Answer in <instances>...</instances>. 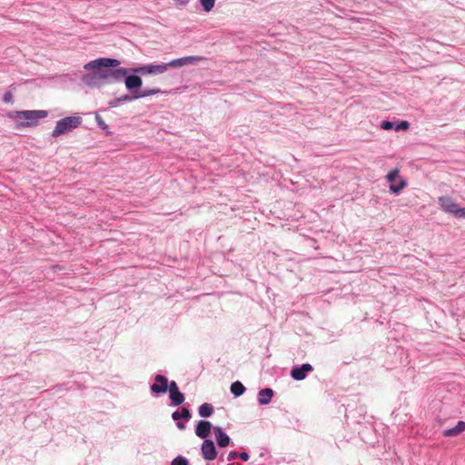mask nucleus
Returning <instances> with one entry per match:
<instances>
[{"label": "nucleus", "mask_w": 465, "mask_h": 465, "mask_svg": "<svg viewBox=\"0 0 465 465\" xmlns=\"http://www.w3.org/2000/svg\"><path fill=\"white\" fill-rule=\"evenodd\" d=\"M407 186V183L405 180H401L397 185L391 184L390 191L393 193H398L400 191H401L403 188Z\"/></svg>", "instance_id": "obj_20"}, {"label": "nucleus", "mask_w": 465, "mask_h": 465, "mask_svg": "<svg viewBox=\"0 0 465 465\" xmlns=\"http://www.w3.org/2000/svg\"><path fill=\"white\" fill-rule=\"evenodd\" d=\"M439 203L441 209L449 213L455 214L459 205L449 196H441L439 198Z\"/></svg>", "instance_id": "obj_6"}, {"label": "nucleus", "mask_w": 465, "mask_h": 465, "mask_svg": "<svg viewBox=\"0 0 465 465\" xmlns=\"http://www.w3.org/2000/svg\"><path fill=\"white\" fill-rule=\"evenodd\" d=\"M82 122V118L79 116L64 117L56 123V125L52 132V136L56 138L60 135L67 134L79 127Z\"/></svg>", "instance_id": "obj_3"}, {"label": "nucleus", "mask_w": 465, "mask_h": 465, "mask_svg": "<svg viewBox=\"0 0 465 465\" xmlns=\"http://www.w3.org/2000/svg\"><path fill=\"white\" fill-rule=\"evenodd\" d=\"M124 84L128 90H133L134 88H139L142 86L143 81L138 75H128L124 76Z\"/></svg>", "instance_id": "obj_12"}, {"label": "nucleus", "mask_w": 465, "mask_h": 465, "mask_svg": "<svg viewBox=\"0 0 465 465\" xmlns=\"http://www.w3.org/2000/svg\"><path fill=\"white\" fill-rule=\"evenodd\" d=\"M215 4V0H201V5L205 12H210Z\"/></svg>", "instance_id": "obj_22"}, {"label": "nucleus", "mask_w": 465, "mask_h": 465, "mask_svg": "<svg viewBox=\"0 0 465 465\" xmlns=\"http://www.w3.org/2000/svg\"><path fill=\"white\" fill-rule=\"evenodd\" d=\"M171 67L169 63L162 64H148L133 69V72L142 74H162Z\"/></svg>", "instance_id": "obj_4"}, {"label": "nucleus", "mask_w": 465, "mask_h": 465, "mask_svg": "<svg viewBox=\"0 0 465 465\" xmlns=\"http://www.w3.org/2000/svg\"><path fill=\"white\" fill-rule=\"evenodd\" d=\"M169 397L173 406H179L184 401V396L179 390L169 392Z\"/></svg>", "instance_id": "obj_17"}, {"label": "nucleus", "mask_w": 465, "mask_h": 465, "mask_svg": "<svg viewBox=\"0 0 465 465\" xmlns=\"http://www.w3.org/2000/svg\"><path fill=\"white\" fill-rule=\"evenodd\" d=\"M455 217L458 218H465V207H460L457 209L456 213L454 214Z\"/></svg>", "instance_id": "obj_26"}, {"label": "nucleus", "mask_w": 465, "mask_h": 465, "mask_svg": "<svg viewBox=\"0 0 465 465\" xmlns=\"http://www.w3.org/2000/svg\"><path fill=\"white\" fill-rule=\"evenodd\" d=\"M155 378H159V379H162V378H165L164 376H162V375H156Z\"/></svg>", "instance_id": "obj_34"}, {"label": "nucleus", "mask_w": 465, "mask_h": 465, "mask_svg": "<svg viewBox=\"0 0 465 465\" xmlns=\"http://www.w3.org/2000/svg\"><path fill=\"white\" fill-rule=\"evenodd\" d=\"M312 370V365L305 363L302 364V367H294L291 371V375L292 378H304L306 373Z\"/></svg>", "instance_id": "obj_13"}, {"label": "nucleus", "mask_w": 465, "mask_h": 465, "mask_svg": "<svg viewBox=\"0 0 465 465\" xmlns=\"http://www.w3.org/2000/svg\"><path fill=\"white\" fill-rule=\"evenodd\" d=\"M157 382L151 386V391L155 393H164L168 389V380H156Z\"/></svg>", "instance_id": "obj_14"}, {"label": "nucleus", "mask_w": 465, "mask_h": 465, "mask_svg": "<svg viewBox=\"0 0 465 465\" xmlns=\"http://www.w3.org/2000/svg\"><path fill=\"white\" fill-rule=\"evenodd\" d=\"M238 457H239L238 452H236V451H231V452H229V454L227 455V460H228V461H233V460H236Z\"/></svg>", "instance_id": "obj_28"}, {"label": "nucleus", "mask_w": 465, "mask_h": 465, "mask_svg": "<svg viewBox=\"0 0 465 465\" xmlns=\"http://www.w3.org/2000/svg\"><path fill=\"white\" fill-rule=\"evenodd\" d=\"M400 170L398 168L391 170L386 176V179L389 183H392L398 177Z\"/></svg>", "instance_id": "obj_23"}, {"label": "nucleus", "mask_w": 465, "mask_h": 465, "mask_svg": "<svg viewBox=\"0 0 465 465\" xmlns=\"http://www.w3.org/2000/svg\"><path fill=\"white\" fill-rule=\"evenodd\" d=\"M410 127V124L407 121L401 122L398 125H396L395 130L401 131V130H408Z\"/></svg>", "instance_id": "obj_24"}, {"label": "nucleus", "mask_w": 465, "mask_h": 465, "mask_svg": "<svg viewBox=\"0 0 465 465\" xmlns=\"http://www.w3.org/2000/svg\"><path fill=\"white\" fill-rule=\"evenodd\" d=\"M171 465H190V463L185 457L178 455L171 461Z\"/></svg>", "instance_id": "obj_21"}, {"label": "nucleus", "mask_w": 465, "mask_h": 465, "mask_svg": "<svg viewBox=\"0 0 465 465\" xmlns=\"http://www.w3.org/2000/svg\"><path fill=\"white\" fill-rule=\"evenodd\" d=\"M212 430V423L205 420L198 421L195 428V434L201 439H207Z\"/></svg>", "instance_id": "obj_8"}, {"label": "nucleus", "mask_w": 465, "mask_h": 465, "mask_svg": "<svg viewBox=\"0 0 465 465\" xmlns=\"http://www.w3.org/2000/svg\"><path fill=\"white\" fill-rule=\"evenodd\" d=\"M176 426H177V428H178L179 430H183V429L185 428L184 423H183V422H181V421H178V422L176 423Z\"/></svg>", "instance_id": "obj_32"}, {"label": "nucleus", "mask_w": 465, "mask_h": 465, "mask_svg": "<svg viewBox=\"0 0 465 465\" xmlns=\"http://www.w3.org/2000/svg\"><path fill=\"white\" fill-rule=\"evenodd\" d=\"M48 112L45 110H25L15 111L10 114V117L15 120H22L17 123V126L32 127L38 124L41 119L45 118Z\"/></svg>", "instance_id": "obj_2"}, {"label": "nucleus", "mask_w": 465, "mask_h": 465, "mask_svg": "<svg viewBox=\"0 0 465 465\" xmlns=\"http://www.w3.org/2000/svg\"><path fill=\"white\" fill-rule=\"evenodd\" d=\"M3 100L5 104H11L13 103V94L11 91H7L5 93L3 96Z\"/></svg>", "instance_id": "obj_25"}, {"label": "nucleus", "mask_w": 465, "mask_h": 465, "mask_svg": "<svg viewBox=\"0 0 465 465\" xmlns=\"http://www.w3.org/2000/svg\"><path fill=\"white\" fill-rule=\"evenodd\" d=\"M160 92H161L160 89H157V88L143 89V90L134 91V98L139 99V98H143V97H145V96H150V95H153V94H159Z\"/></svg>", "instance_id": "obj_16"}, {"label": "nucleus", "mask_w": 465, "mask_h": 465, "mask_svg": "<svg viewBox=\"0 0 465 465\" xmlns=\"http://www.w3.org/2000/svg\"><path fill=\"white\" fill-rule=\"evenodd\" d=\"M167 390H169V392H171V391H178L179 388H178V385L176 384V382L174 381H172L170 382V384H168Z\"/></svg>", "instance_id": "obj_29"}, {"label": "nucleus", "mask_w": 465, "mask_h": 465, "mask_svg": "<svg viewBox=\"0 0 465 465\" xmlns=\"http://www.w3.org/2000/svg\"><path fill=\"white\" fill-rule=\"evenodd\" d=\"M381 127L383 130H391L393 127V124L389 121H383V122H381Z\"/></svg>", "instance_id": "obj_27"}, {"label": "nucleus", "mask_w": 465, "mask_h": 465, "mask_svg": "<svg viewBox=\"0 0 465 465\" xmlns=\"http://www.w3.org/2000/svg\"><path fill=\"white\" fill-rule=\"evenodd\" d=\"M239 457L241 460L246 461L249 460V454L246 452V451H242V452H240L238 453Z\"/></svg>", "instance_id": "obj_30"}, {"label": "nucleus", "mask_w": 465, "mask_h": 465, "mask_svg": "<svg viewBox=\"0 0 465 465\" xmlns=\"http://www.w3.org/2000/svg\"><path fill=\"white\" fill-rule=\"evenodd\" d=\"M201 454L205 460H213L217 457L214 442L211 439H205L201 446Z\"/></svg>", "instance_id": "obj_5"}, {"label": "nucleus", "mask_w": 465, "mask_h": 465, "mask_svg": "<svg viewBox=\"0 0 465 465\" xmlns=\"http://www.w3.org/2000/svg\"><path fill=\"white\" fill-rule=\"evenodd\" d=\"M173 420H179L180 419L189 420L191 418V412L188 409L183 408L180 411H175L172 414Z\"/></svg>", "instance_id": "obj_19"}, {"label": "nucleus", "mask_w": 465, "mask_h": 465, "mask_svg": "<svg viewBox=\"0 0 465 465\" xmlns=\"http://www.w3.org/2000/svg\"><path fill=\"white\" fill-rule=\"evenodd\" d=\"M203 60H204L203 56H186L172 60L169 64L171 67H182Z\"/></svg>", "instance_id": "obj_7"}, {"label": "nucleus", "mask_w": 465, "mask_h": 465, "mask_svg": "<svg viewBox=\"0 0 465 465\" xmlns=\"http://www.w3.org/2000/svg\"><path fill=\"white\" fill-rule=\"evenodd\" d=\"M213 432L219 447L224 448L230 444V437L223 430L221 427H214Z\"/></svg>", "instance_id": "obj_9"}, {"label": "nucleus", "mask_w": 465, "mask_h": 465, "mask_svg": "<svg viewBox=\"0 0 465 465\" xmlns=\"http://www.w3.org/2000/svg\"><path fill=\"white\" fill-rule=\"evenodd\" d=\"M274 391L270 388L262 389L258 392L257 401L261 405H267L271 402Z\"/></svg>", "instance_id": "obj_10"}, {"label": "nucleus", "mask_w": 465, "mask_h": 465, "mask_svg": "<svg viewBox=\"0 0 465 465\" xmlns=\"http://www.w3.org/2000/svg\"><path fill=\"white\" fill-rule=\"evenodd\" d=\"M190 0H176V2L181 5H185L189 3Z\"/></svg>", "instance_id": "obj_31"}, {"label": "nucleus", "mask_w": 465, "mask_h": 465, "mask_svg": "<svg viewBox=\"0 0 465 465\" xmlns=\"http://www.w3.org/2000/svg\"><path fill=\"white\" fill-rule=\"evenodd\" d=\"M465 430V422L462 420L458 421L455 427L444 430L442 434L445 437H454Z\"/></svg>", "instance_id": "obj_11"}, {"label": "nucleus", "mask_w": 465, "mask_h": 465, "mask_svg": "<svg viewBox=\"0 0 465 465\" xmlns=\"http://www.w3.org/2000/svg\"><path fill=\"white\" fill-rule=\"evenodd\" d=\"M120 64L119 60L114 58H98L93 60L84 64V68L85 70H93L94 74H84L83 81L88 85H95L98 83L119 82L127 74V71L124 68L112 67H117Z\"/></svg>", "instance_id": "obj_1"}, {"label": "nucleus", "mask_w": 465, "mask_h": 465, "mask_svg": "<svg viewBox=\"0 0 465 465\" xmlns=\"http://www.w3.org/2000/svg\"><path fill=\"white\" fill-rule=\"evenodd\" d=\"M214 410L211 403H203L198 409V413L203 418H208L213 415Z\"/></svg>", "instance_id": "obj_15"}, {"label": "nucleus", "mask_w": 465, "mask_h": 465, "mask_svg": "<svg viewBox=\"0 0 465 465\" xmlns=\"http://www.w3.org/2000/svg\"><path fill=\"white\" fill-rule=\"evenodd\" d=\"M133 99H134V95H133V96L125 95V96H124V98H122L121 100H122V101H131V100H133Z\"/></svg>", "instance_id": "obj_33"}, {"label": "nucleus", "mask_w": 465, "mask_h": 465, "mask_svg": "<svg viewBox=\"0 0 465 465\" xmlns=\"http://www.w3.org/2000/svg\"><path fill=\"white\" fill-rule=\"evenodd\" d=\"M244 391H245V387L239 381H236L235 382H233L231 385V392L235 397H240L241 395H242L244 393Z\"/></svg>", "instance_id": "obj_18"}]
</instances>
